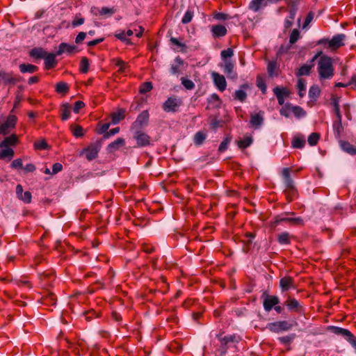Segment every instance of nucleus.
Returning a JSON list of instances; mask_svg holds the SVG:
<instances>
[{"label":"nucleus","mask_w":356,"mask_h":356,"mask_svg":"<svg viewBox=\"0 0 356 356\" xmlns=\"http://www.w3.org/2000/svg\"><path fill=\"white\" fill-rule=\"evenodd\" d=\"M99 151V147L98 145L95 144H91L85 149H83L82 152V154H84L86 158L88 161H92L97 157L98 153Z\"/></svg>","instance_id":"obj_13"},{"label":"nucleus","mask_w":356,"mask_h":356,"mask_svg":"<svg viewBox=\"0 0 356 356\" xmlns=\"http://www.w3.org/2000/svg\"><path fill=\"white\" fill-rule=\"evenodd\" d=\"M58 56L56 54L52 53H47L45 55L44 60V67L47 70H50L55 67L56 65V56Z\"/></svg>","instance_id":"obj_23"},{"label":"nucleus","mask_w":356,"mask_h":356,"mask_svg":"<svg viewBox=\"0 0 356 356\" xmlns=\"http://www.w3.org/2000/svg\"><path fill=\"white\" fill-rule=\"evenodd\" d=\"M85 22L84 18H83L80 14L76 15L74 19L72 21V26L76 27L80 25H82Z\"/></svg>","instance_id":"obj_59"},{"label":"nucleus","mask_w":356,"mask_h":356,"mask_svg":"<svg viewBox=\"0 0 356 356\" xmlns=\"http://www.w3.org/2000/svg\"><path fill=\"white\" fill-rule=\"evenodd\" d=\"M181 84L184 86V87L187 90H193L195 88V83L193 82V81L186 78V77H181Z\"/></svg>","instance_id":"obj_52"},{"label":"nucleus","mask_w":356,"mask_h":356,"mask_svg":"<svg viewBox=\"0 0 356 356\" xmlns=\"http://www.w3.org/2000/svg\"><path fill=\"white\" fill-rule=\"evenodd\" d=\"M267 1L268 0H252L249 3L248 8L257 13L267 6Z\"/></svg>","instance_id":"obj_22"},{"label":"nucleus","mask_w":356,"mask_h":356,"mask_svg":"<svg viewBox=\"0 0 356 356\" xmlns=\"http://www.w3.org/2000/svg\"><path fill=\"white\" fill-rule=\"evenodd\" d=\"M89 60L86 57H83L80 62V72L83 74L87 73L89 70Z\"/></svg>","instance_id":"obj_47"},{"label":"nucleus","mask_w":356,"mask_h":356,"mask_svg":"<svg viewBox=\"0 0 356 356\" xmlns=\"http://www.w3.org/2000/svg\"><path fill=\"white\" fill-rule=\"evenodd\" d=\"M291 112L298 118L305 117L307 114L306 111L299 106H291Z\"/></svg>","instance_id":"obj_45"},{"label":"nucleus","mask_w":356,"mask_h":356,"mask_svg":"<svg viewBox=\"0 0 356 356\" xmlns=\"http://www.w3.org/2000/svg\"><path fill=\"white\" fill-rule=\"evenodd\" d=\"M273 92L276 96L280 105L284 104L285 98L289 97L290 94L286 88L280 86H277L273 88Z\"/></svg>","instance_id":"obj_15"},{"label":"nucleus","mask_w":356,"mask_h":356,"mask_svg":"<svg viewBox=\"0 0 356 356\" xmlns=\"http://www.w3.org/2000/svg\"><path fill=\"white\" fill-rule=\"evenodd\" d=\"M261 298L263 299L264 309L268 312L271 311L273 307L280 302L279 298L277 296H270L266 291L263 292Z\"/></svg>","instance_id":"obj_4"},{"label":"nucleus","mask_w":356,"mask_h":356,"mask_svg":"<svg viewBox=\"0 0 356 356\" xmlns=\"http://www.w3.org/2000/svg\"><path fill=\"white\" fill-rule=\"evenodd\" d=\"M134 138L136 140L137 145L139 147L147 146L150 143V137L143 131H136Z\"/></svg>","instance_id":"obj_17"},{"label":"nucleus","mask_w":356,"mask_h":356,"mask_svg":"<svg viewBox=\"0 0 356 356\" xmlns=\"http://www.w3.org/2000/svg\"><path fill=\"white\" fill-rule=\"evenodd\" d=\"M221 346H229V343H236L239 341L240 337L236 334H230L219 339Z\"/></svg>","instance_id":"obj_27"},{"label":"nucleus","mask_w":356,"mask_h":356,"mask_svg":"<svg viewBox=\"0 0 356 356\" xmlns=\"http://www.w3.org/2000/svg\"><path fill=\"white\" fill-rule=\"evenodd\" d=\"M321 90L318 86H312L309 90V97L312 99L316 100L320 95Z\"/></svg>","instance_id":"obj_44"},{"label":"nucleus","mask_w":356,"mask_h":356,"mask_svg":"<svg viewBox=\"0 0 356 356\" xmlns=\"http://www.w3.org/2000/svg\"><path fill=\"white\" fill-rule=\"evenodd\" d=\"M345 38L346 35L344 34H337L331 40L327 38L321 39L318 44L323 45L325 48L330 51H335L345 44L343 42Z\"/></svg>","instance_id":"obj_3"},{"label":"nucleus","mask_w":356,"mask_h":356,"mask_svg":"<svg viewBox=\"0 0 356 356\" xmlns=\"http://www.w3.org/2000/svg\"><path fill=\"white\" fill-rule=\"evenodd\" d=\"M291 111V105L287 104L282 107L280 110V115L286 118L289 117L290 112Z\"/></svg>","instance_id":"obj_60"},{"label":"nucleus","mask_w":356,"mask_h":356,"mask_svg":"<svg viewBox=\"0 0 356 356\" xmlns=\"http://www.w3.org/2000/svg\"><path fill=\"white\" fill-rule=\"evenodd\" d=\"M305 140L302 136H296L293 138L291 145L293 148L301 149L305 146Z\"/></svg>","instance_id":"obj_36"},{"label":"nucleus","mask_w":356,"mask_h":356,"mask_svg":"<svg viewBox=\"0 0 356 356\" xmlns=\"http://www.w3.org/2000/svg\"><path fill=\"white\" fill-rule=\"evenodd\" d=\"M176 64L171 65L170 72L172 74H177L180 72V66L183 65V60L180 57H177L175 60Z\"/></svg>","instance_id":"obj_43"},{"label":"nucleus","mask_w":356,"mask_h":356,"mask_svg":"<svg viewBox=\"0 0 356 356\" xmlns=\"http://www.w3.org/2000/svg\"><path fill=\"white\" fill-rule=\"evenodd\" d=\"M34 147L35 149H47L48 148V144L45 140L42 139L35 142Z\"/></svg>","instance_id":"obj_61"},{"label":"nucleus","mask_w":356,"mask_h":356,"mask_svg":"<svg viewBox=\"0 0 356 356\" xmlns=\"http://www.w3.org/2000/svg\"><path fill=\"white\" fill-rule=\"evenodd\" d=\"M181 104V101L176 97H168L163 104V109L167 113L176 112Z\"/></svg>","instance_id":"obj_6"},{"label":"nucleus","mask_w":356,"mask_h":356,"mask_svg":"<svg viewBox=\"0 0 356 356\" xmlns=\"http://www.w3.org/2000/svg\"><path fill=\"white\" fill-rule=\"evenodd\" d=\"M264 112L260 111L257 113L252 114L250 116V124L254 128H259L264 122Z\"/></svg>","instance_id":"obj_21"},{"label":"nucleus","mask_w":356,"mask_h":356,"mask_svg":"<svg viewBox=\"0 0 356 356\" xmlns=\"http://www.w3.org/2000/svg\"><path fill=\"white\" fill-rule=\"evenodd\" d=\"M207 138V134L203 131H197L193 138L194 143L196 145H201Z\"/></svg>","instance_id":"obj_42"},{"label":"nucleus","mask_w":356,"mask_h":356,"mask_svg":"<svg viewBox=\"0 0 356 356\" xmlns=\"http://www.w3.org/2000/svg\"><path fill=\"white\" fill-rule=\"evenodd\" d=\"M208 103L215 108H220L222 104V101L216 93H213L209 97Z\"/></svg>","instance_id":"obj_38"},{"label":"nucleus","mask_w":356,"mask_h":356,"mask_svg":"<svg viewBox=\"0 0 356 356\" xmlns=\"http://www.w3.org/2000/svg\"><path fill=\"white\" fill-rule=\"evenodd\" d=\"M72 108L68 103L63 104L60 106L61 120L65 121L70 117Z\"/></svg>","instance_id":"obj_30"},{"label":"nucleus","mask_w":356,"mask_h":356,"mask_svg":"<svg viewBox=\"0 0 356 356\" xmlns=\"http://www.w3.org/2000/svg\"><path fill=\"white\" fill-rule=\"evenodd\" d=\"M18 81V79L14 76L11 73H8L4 71L0 72V82L4 84H15Z\"/></svg>","instance_id":"obj_24"},{"label":"nucleus","mask_w":356,"mask_h":356,"mask_svg":"<svg viewBox=\"0 0 356 356\" xmlns=\"http://www.w3.org/2000/svg\"><path fill=\"white\" fill-rule=\"evenodd\" d=\"M193 17V12L191 10L188 9L185 13V14L181 19V22L184 24H188L189 22H191Z\"/></svg>","instance_id":"obj_57"},{"label":"nucleus","mask_w":356,"mask_h":356,"mask_svg":"<svg viewBox=\"0 0 356 356\" xmlns=\"http://www.w3.org/2000/svg\"><path fill=\"white\" fill-rule=\"evenodd\" d=\"M332 104L333 106L334 112L338 117L339 120H341V115L340 113V107H339V102L337 98H333L332 99Z\"/></svg>","instance_id":"obj_55"},{"label":"nucleus","mask_w":356,"mask_h":356,"mask_svg":"<svg viewBox=\"0 0 356 356\" xmlns=\"http://www.w3.org/2000/svg\"><path fill=\"white\" fill-rule=\"evenodd\" d=\"M252 142L253 139L251 136H245L243 139H240L237 141V145L239 149H244L250 147Z\"/></svg>","instance_id":"obj_32"},{"label":"nucleus","mask_w":356,"mask_h":356,"mask_svg":"<svg viewBox=\"0 0 356 356\" xmlns=\"http://www.w3.org/2000/svg\"><path fill=\"white\" fill-rule=\"evenodd\" d=\"M284 305L286 306L289 311L299 313L302 310V307L301 306L299 301L291 296L287 297L286 301L284 302Z\"/></svg>","instance_id":"obj_14"},{"label":"nucleus","mask_w":356,"mask_h":356,"mask_svg":"<svg viewBox=\"0 0 356 356\" xmlns=\"http://www.w3.org/2000/svg\"><path fill=\"white\" fill-rule=\"evenodd\" d=\"M125 144V140L122 138H118L115 141L111 143L108 145V150L109 152H113L118 149L120 147L124 146Z\"/></svg>","instance_id":"obj_33"},{"label":"nucleus","mask_w":356,"mask_h":356,"mask_svg":"<svg viewBox=\"0 0 356 356\" xmlns=\"http://www.w3.org/2000/svg\"><path fill=\"white\" fill-rule=\"evenodd\" d=\"M222 67L229 79L234 80L237 78V73L234 70V63L232 60H225Z\"/></svg>","instance_id":"obj_11"},{"label":"nucleus","mask_w":356,"mask_h":356,"mask_svg":"<svg viewBox=\"0 0 356 356\" xmlns=\"http://www.w3.org/2000/svg\"><path fill=\"white\" fill-rule=\"evenodd\" d=\"M291 169L284 168L282 170V177L284 184V195L288 202H292L298 197V191L291 177Z\"/></svg>","instance_id":"obj_2"},{"label":"nucleus","mask_w":356,"mask_h":356,"mask_svg":"<svg viewBox=\"0 0 356 356\" xmlns=\"http://www.w3.org/2000/svg\"><path fill=\"white\" fill-rule=\"evenodd\" d=\"M320 138V134L318 133H312L307 139L308 143L311 146H314L318 143V141Z\"/></svg>","instance_id":"obj_51"},{"label":"nucleus","mask_w":356,"mask_h":356,"mask_svg":"<svg viewBox=\"0 0 356 356\" xmlns=\"http://www.w3.org/2000/svg\"><path fill=\"white\" fill-rule=\"evenodd\" d=\"M233 56L234 50L232 48H227L220 52L221 58L224 62H225V60H229L228 58H232Z\"/></svg>","instance_id":"obj_49"},{"label":"nucleus","mask_w":356,"mask_h":356,"mask_svg":"<svg viewBox=\"0 0 356 356\" xmlns=\"http://www.w3.org/2000/svg\"><path fill=\"white\" fill-rule=\"evenodd\" d=\"M293 236L287 232H284L277 235V241L280 245H289Z\"/></svg>","instance_id":"obj_29"},{"label":"nucleus","mask_w":356,"mask_h":356,"mask_svg":"<svg viewBox=\"0 0 356 356\" xmlns=\"http://www.w3.org/2000/svg\"><path fill=\"white\" fill-rule=\"evenodd\" d=\"M326 330L336 335L344 337L348 342L354 336V334L348 330L338 326L329 325L327 327Z\"/></svg>","instance_id":"obj_8"},{"label":"nucleus","mask_w":356,"mask_h":356,"mask_svg":"<svg viewBox=\"0 0 356 356\" xmlns=\"http://www.w3.org/2000/svg\"><path fill=\"white\" fill-rule=\"evenodd\" d=\"M211 32L214 38L224 37L227 33V30L224 25L216 24L211 27Z\"/></svg>","instance_id":"obj_18"},{"label":"nucleus","mask_w":356,"mask_h":356,"mask_svg":"<svg viewBox=\"0 0 356 356\" xmlns=\"http://www.w3.org/2000/svg\"><path fill=\"white\" fill-rule=\"evenodd\" d=\"M322 51L318 52L312 58V62L319 57L317 62V72L321 81L330 80L334 76V60L332 57L323 55Z\"/></svg>","instance_id":"obj_1"},{"label":"nucleus","mask_w":356,"mask_h":356,"mask_svg":"<svg viewBox=\"0 0 356 356\" xmlns=\"http://www.w3.org/2000/svg\"><path fill=\"white\" fill-rule=\"evenodd\" d=\"M152 88H153L152 83L149 81H146V82L143 83L140 85V86L139 88V92L141 94H145L147 92L151 91L152 90Z\"/></svg>","instance_id":"obj_50"},{"label":"nucleus","mask_w":356,"mask_h":356,"mask_svg":"<svg viewBox=\"0 0 356 356\" xmlns=\"http://www.w3.org/2000/svg\"><path fill=\"white\" fill-rule=\"evenodd\" d=\"M76 50V47L74 45H70L65 42H62L59 44L58 49L56 51L57 55H61L63 53H67L72 54Z\"/></svg>","instance_id":"obj_20"},{"label":"nucleus","mask_w":356,"mask_h":356,"mask_svg":"<svg viewBox=\"0 0 356 356\" xmlns=\"http://www.w3.org/2000/svg\"><path fill=\"white\" fill-rule=\"evenodd\" d=\"M267 327L273 332L278 333L281 331H288L291 329L292 324L286 321H280L268 323Z\"/></svg>","instance_id":"obj_7"},{"label":"nucleus","mask_w":356,"mask_h":356,"mask_svg":"<svg viewBox=\"0 0 356 356\" xmlns=\"http://www.w3.org/2000/svg\"><path fill=\"white\" fill-rule=\"evenodd\" d=\"M296 334H291L289 336L281 337L278 338V340L280 343L284 345H290L293 340L295 339Z\"/></svg>","instance_id":"obj_53"},{"label":"nucleus","mask_w":356,"mask_h":356,"mask_svg":"<svg viewBox=\"0 0 356 356\" xmlns=\"http://www.w3.org/2000/svg\"><path fill=\"white\" fill-rule=\"evenodd\" d=\"M300 38V32L298 29H293L289 36V42L293 44L296 43Z\"/></svg>","instance_id":"obj_58"},{"label":"nucleus","mask_w":356,"mask_h":356,"mask_svg":"<svg viewBox=\"0 0 356 356\" xmlns=\"http://www.w3.org/2000/svg\"><path fill=\"white\" fill-rule=\"evenodd\" d=\"M32 195L29 191L24 192L21 197H18L19 200L23 201L24 203L29 204L31 202Z\"/></svg>","instance_id":"obj_62"},{"label":"nucleus","mask_w":356,"mask_h":356,"mask_svg":"<svg viewBox=\"0 0 356 356\" xmlns=\"http://www.w3.org/2000/svg\"><path fill=\"white\" fill-rule=\"evenodd\" d=\"M312 66H313L312 65H307V64L302 65L298 70V71L296 74V76H305V75H309L310 74Z\"/></svg>","instance_id":"obj_41"},{"label":"nucleus","mask_w":356,"mask_h":356,"mask_svg":"<svg viewBox=\"0 0 356 356\" xmlns=\"http://www.w3.org/2000/svg\"><path fill=\"white\" fill-rule=\"evenodd\" d=\"M282 222H289L291 225L296 226H302L304 225V221L300 217L286 218L282 217V216H277L275 217V222L276 224L280 223Z\"/></svg>","instance_id":"obj_16"},{"label":"nucleus","mask_w":356,"mask_h":356,"mask_svg":"<svg viewBox=\"0 0 356 356\" xmlns=\"http://www.w3.org/2000/svg\"><path fill=\"white\" fill-rule=\"evenodd\" d=\"M248 88V84H243L241 86V89L235 91L234 95V99L241 102H244L247 98V93L243 89H247Z\"/></svg>","instance_id":"obj_28"},{"label":"nucleus","mask_w":356,"mask_h":356,"mask_svg":"<svg viewBox=\"0 0 356 356\" xmlns=\"http://www.w3.org/2000/svg\"><path fill=\"white\" fill-rule=\"evenodd\" d=\"M214 85L220 92H223L227 87V81L225 77L218 72H213L211 73Z\"/></svg>","instance_id":"obj_9"},{"label":"nucleus","mask_w":356,"mask_h":356,"mask_svg":"<svg viewBox=\"0 0 356 356\" xmlns=\"http://www.w3.org/2000/svg\"><path fill=\"white\" fill-rule=\"evenodd\" d=\"M149 120V113L147 111H143L140 113L138 117L136 120L133 124L134 127H143L146 124Z\"/></svg>","instance_id":"obj_25"},{"label":"nucleus","mask_w":356,"mask_h":356,"mask_svg":"<svg viewBox=\"0 0 356 356\" xmlns=\"http://www.w3.org/2000/svg\"><path fill=\"white\" fill-rule=\"evenodd\" d=\"M268 73L270 76H277V73L275 72L277 70V63L274 61H270L268 63L267 66Z\"/></svg>","instance_id":"obj_54"},{"label":"nucleus","mask_w":356,"mask_h":356,"mask_svg":"<svg viewBox=\"0 0 356 356\" xmlns=\"http://www.w3.org/2000/svg\"><path fill=\"white\" fill-rule=\"evenodd\" d=\"M297 88L298 90V95L300 97H302L305 94L306 83L305 80L299 79L298 80Z\"/></svg>","instance_id":"obj_48"},{"label":"nucleus","mask_w":356,"mask_h":356,"mask_svg":"<svg viewBox=\"0 0 356 356\" xmlns=\"http://www.w3.org/2000/svg\"><path fill=\"white\" fill-rule=\"evenodd\" d=\"M115 13V9L113 8L102 7L99 10V14L102 16H111Z\"/></svg>","instance_id":"obj_56"},{"label":"nucleus","mask_w":356,"mask_h":356,"mask_svg":"<svg viewBox=\"0 0 356 356\" xmlns=\"http://www.w3.org/2000/svg\"><path fill=\"white\" fill-rule=\"evenodd\" d=\"M229 142L230 139L228 138H225L220 144L218 151L220 152H225L227 149Z\"/></svg>","instance_id":"obj_63"},{"label":"nucleus","mask_w":356,"mask_h":356,"mask_svg":"<svg viewBox=\"0 0 356 356\" xmlns=\"http://www.w3.org/2000/svg\"><path fill=\"white\" fill-rule=\"evenodd\" d=\"M257 86L261 90V92L264 94L266 92V85L264 80L260 78L257 79Z\"/></svg>","instance_id":"obj_64"},{"label":"nucleus","mask_w":356,"mask_h":356,"mask_svg":"<svg viewBox=\"0 0 356 356\" xmlns=\"http://www.w3.org/2000/svg\"><path fill=\"white\" fill-rule=\"evenodd\" d=\"M112 123L116 124L125 118V111L124 109H118L116 112L111 115Z\"/></svg>","instance_id":"obj_35"},{"label":"nucleus","mask_w":356,"mask_h":356,"mask_svg":"<svg viewBox=\"0 0 356 356\" xmlns=\"http://www.w3.org/2000/svg\"><path fill=\"white\" fill-rule=\"evenodd\" d=\"M288 6H290V8L289 10V15L284 20L285 29H289L292 26L293 21L295 19L296 11L298 10L297 3L295 2L289 1Z\"/></svg>","instance_id":"obj_10"},{"label":"nucleus","mask_w":356,"mask_h":356,"mask_svg":"<svg viewBox=\"0 0 356 356\" xmlns=\"http://www.w3.org/2000/svg\"><path fill=\"white\" fill-rule=\"evenodd\" d=\"M15 155L14 149L11 147L0 148V159L10 161Z\"/></svg>","instance_id":"obj_26"},{"label":"nucleus","mask_w":356,"mask_h":356,"mask_svg":"<svg viewBox=\"0 0 356 356\" xmlns=\"http://www.w3.org/2000/svg\"><path fill=\"white\" fill-rule=\"evenodd\" d=\"M341 147L343 151L351 155L356 154V147L347 141H341Z\"/></svg>","instance_id":"obj_37"},{"label":"nucleus","mask_w":356,"mask_h":356,"mask_svg":"<svg viewBox=\"0 0 356 356\" xmlns=\"http://www.w3.org/2000/svg\"><path fill=\"white\" fill-rule=\"evenodd\" d=\"M113 62L118 67V72L120 74L127 72L129 68V64L120 58H115Z\"/></svg>","instance_id":"obj_31"},{"label":"nucleus","mask_w":356,"mask_h":356,"mask_svg":"<svg viewBox=\"0 0 356 356\" xmlns=\"http://www.w3.org/2000/svg\"><path fill=\"white\" fill-rule=\"evenodd\" d=\"M280 287L282 292L287 291L290 289H295L296 288L293 278L290 276H284L280 279Z\"/></svg>","instance_id":"obj_12"},{"label":"nucleus","mask_w":356,"mask_h":356,"mask_svg":"<svg viewBox=\"0 0 356 356\" xmlns=\"http://www.w3.org/2000/svg\"><path fill=\"white\" fill-rule=\"evenodd\" d=\"M18 137L16 134H12L6 137L0 142V148L15 147L18 143Z\"/></svg>","instance_id":"obj_19"},{"label":"nucleus","mask_w":356,"mask_h":356,"mask_svg":"<svg viewBox=\"0 0 356 356\" xmlns=\"http://www.w3.org/2000/svg\"><path fill=\"white\" fill-rule=\"evenodd\" d=\"M70 129L75 137H81L84 135L83 129L78 124H71Z\"/></svg>","instance_id":"obj_46"},{"label":"nucleus","mask_w":356,"mask_h":356,"mask_svg":"<svg viewBox=\"0 0 356 356\" xmlns=\"http://www.w3.org/2000/svg\"><path fill=\"white\" fill-rule=\"evenodd\" d=\"M47 53V52L42 48H34L31 51L30 55L35 58H44Z\"/></svg>","instance_id":"obj_40"},{"label":"nucleus","mask_w":356,"mask_h":356,"mask_svg":"<svg viewBox=\"0 0 356 356\" xmlns=\"http://www.w3.org/2000/svg\"><path fill=\"white\" fill-rule=\"evenodd\" d=\"M19 70L22 73H34L38 71V67L36 65L32 64H20Z\"/></svg>","instance_id":"obj_34"},{"label":"nucleus","mask_w":356,"mask_h":356,"mask_svg":"<svg viewBox=\"0 0 356 356\" xmlns=\"http://www.w3.org/2000/svg\"><path fill=\"white\" fill-rule=\"evenodd\" d=\"M68 84L63 81H60L56 85V91L59 94L65 95L69 91Z\"/></svg>","instance_id":"obj_39"},{"label":"nucleus","mask_w":356,"mask_h":356,"mask_svg":"<svg viewBox=\"0 0 356 356\" xmlns=\"http://www.w3.org/2000/svg\"><path fill=\"white\" fill-rule=\"evenodd\" d=\"M17 118L14 115H9L6 122L0 124V134L7 135L15 127Z\"/></svg>","instance_id":"obj_5"}]
</instances>
